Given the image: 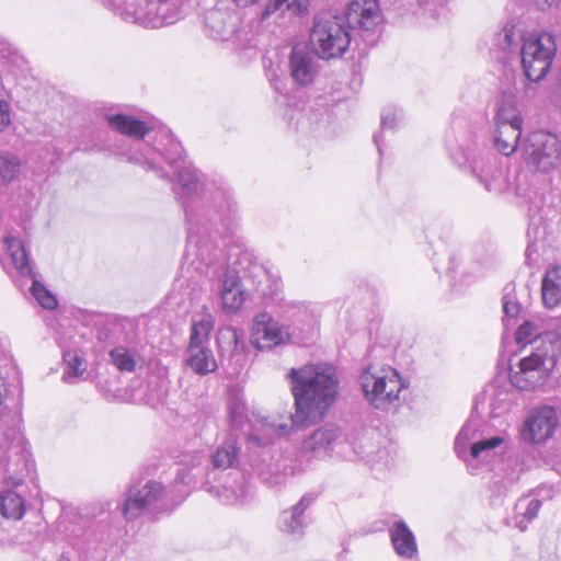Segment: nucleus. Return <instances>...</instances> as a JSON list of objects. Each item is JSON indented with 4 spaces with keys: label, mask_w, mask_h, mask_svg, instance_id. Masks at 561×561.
<instances>
[{
    "label": "nucleus",
    "mask_w": 561,
    "mask_h": 561,
    "mask_svg": "<svg viewBox=\"0 0 561 561\" xmlns=\"http://www.w3.org/2000/svg\"><path fill=\"white\" fill-rule=\"evenodd\" d=\"M286 377L295 400V413L288 420L282 416L263 419L256 432L249 436V440L259 446L289 434L293 428L320 422L337 399L340 381L334 367L330 365L291 368Z\"/></svg>",
    "instance_id": "1"
},
{
    "label": "nucleus",
    "mask_w": 561,
    "mask_h": 561,
    "mask_svg": "<svg viewBox=\"0 0 561 561\" xmlns=\"http://www.w3.org/2000/svg\"><path fill=\"white\" fill-rule=\"evenodd\" d=\"M381 22L378 0H352L343 15L331 11L314 15L310 43L319 58H339L357 36L368 45L375 44Z\"/></svg>",
    "instance_id": "2"
},
{
    "label": "nucleus",
    "mask_w": 561,
    "mask_h": 561,
    "mask_svg": "<svg viewBox=\"0 0 561 561\" xmlns=\"http://www.w3.org/2000/svg\"><path fill=\"white\" fill-rule=\"evenodd\" d=\"M178 183L174 191L184 199L187 229L186 255L194 256L202 264L211 267L218 255L221 253L210 239V227L215 234L219 233L218 221L225 227L230 226V219L222 211L209 213L204 204L195 205V198L199 197L204 184L195 170L181 168L178 170Z\"/></svg>",
    "instance_id": "3"
},
{
    "label": "nucleus",
    "mask_w": 561,
    "mask_h": 561,
    "mask_svg": "<svg viewBox=\"0 0 561 561\" xmlns=\"http://www.w3.org/2000/svg\"><path fill=\"white\" fill-rule=\"evenodd\" d=\"M21 392L19 385H7L0 377V461L14 485L21 484L33 467L27 443L19 430Z\"/></svg>",
    "instance_id": "4"
},
{
    "label": "nucleus",
    "mask_w": 561,
    "mask_h": 561,
    "mask_svg": "<svg viewBox=\"0 0 561 561\" xmlns=\"http://www.w3.org/2000/svg\"><path fill=\"white\" fill-rule=\"evenodd\" d=\"M358 382L365 400L375 410L388 412L400 405V392L405 387L400 374L390 366H368Z\"/></svg>",
    "instance_id": "5"
},
{
    "label": "nucleus",
    "mask_w": 561,
    "mask_h": 561,
    "mask_svg": "<svg viewBox=\"0 0 561 561\" xmlns=\"http://www.w3.org/2000/svg\"><path fill=\"white\" fill-rule=\"evenodd\" d=\"M230 267L224 268L218 276V290L221 306L226 312L238 311L244 302V293L241 286L238 270H245L251 264L252 255L239 243L228 247L227 253Z\"/></svg>",
    "instance_id": "6"
},
{
    "label": "nucleus",
    "mask_w": 561,
    "mask_h": 561,
    "mask_svg": "<svg viewBox=\"0 0 561 561\" xmlns=\"http://www.w3.org/2000/svg\"><path fill=\"white\" fill-rule=\"evenodd\" d=\"M557 51L554 36L548 32L530 34L523 38L520 48L522 67L530 82H539L546 78Z\"/></svg>",
    "instance_id": "7"
},
{
    "label": "nucleus",
    "mask_w": 561,
    "mask_h": 561,
    "mask_svg": "<svg viewBox=\"0 0 561 561\" xmlns=\"http://www.w3.org/2000/svg\"><path fill=\"white\" fill-rule=\"evenodd\" d=\"M162 138L167 140V144L160 142L154 147L146 145L142 148L128 150L121 154L127 162L142 168L147 172H154L161 179H167L168 175L158 164L157 157H163L171 167H174L184 159V150L182 145L173 139L171 135L165 133Z\"/></svg>",
    "instance_id": "8"
},
{
    "label": "nucleus",
    "mask_w": 561,
    "mask_h": 561,
    "mask_svg": "<svg viewBox=\"0 0 561 561\" xmlns=\"http://www.w3.org/2000/svg\"><path fill=\"white\" fill-rule=\"evenodd\" d=\"M522 153L528 165L550 172L561 163V142L556 135L534 131L522 145Z\"/></svg>",
    "instance_id": "9"
},
{
    "label": "nucleus",
    "mask_w": 561,
    "mask_h": 561,
    "mask_svg": "<svg viewBox=\"0 0 561 561\" xmlns=\"http://www.w3.org/2000/svg\"><path fill=\"white\" fill-rule=\"evenodd\" d=\"M217 346L222 368L230 376H238L247 363L243 331L232 327L220 328L217 334Z\"/></svg>",
    "instance_id": "10"
},
{
    "label": "nucleus",
    "mask_w": 561,
    "mask_h": 561,
    "mask_svg": "<svg viewBox=\"0 0 561 561\" xmlns=\"http://www.w3.org/2000/svg\"><path fill=\"white\" fill-rule=\"evenodd\" d=\"M558 423V413L554 408L550 405L534 408L523 423L520 437L530 445L542 444L552 437Z\"/></svg>",
    "instance_id": "11"
},
{
    "label": "nucleus",
    "mask_w": 561,
    "mask_h": 561,
    "mask_svg": "<svg viewBox=\"0 0 561 561\" xmlns=\"http://www.w3.org/2000/svg\"><path fill=\"white\" fill-rule=\"evenodd\" d=\"M239 26V15L227 9H210L204 18L205 34L216 41L232 42L240 45L242 39Z\"/></svg>",
    "instance_id": "12"
},
{
    "label": "nucleus",
    "mask_w": 561,
    "mask_h": 561,
    "mask_svg": "<svg viewBox=\"0 0 561 561\" xmlns=\"http://www.w3.org/2000/svg\"><path fill=\"white\" fill-rule=\"evenodd\" d=\"M346 442L342 430L334 424H327L314 430L302 442V450L314 458H325Z\"/></svg>",
    "instance_id": "13"
},
{
    "label": "nucleus",
    "mask_w": 561,
    "mask_h": 561,
    "mask_svg": "<svg viewBox=\"0 0 561 561\" xmlns=\"http://www.w3.org/2000/svg\"><path fill=\"white\" fill-rule=\"evenodd\" d=\"M556 364L554 354L548 352H533L519 360V376H515L517 382L524 379L527 385L523 388H535L543 383Z\"/></svg>",
    "instance_id": "14"
},
{
    "label": "nucleus",
    "mask_w": 561,
    "mask_h": 561,
    "mask_svg": "<svg viewBox=\"0 0 561 561\" xmlns=\"http://www.w3.org/2000/svg\"><path fill=\"white\" fill-rule=\"evenodd\" d=\"M476 433V426H472L470 423H468L462 426V428L460 430L455 439L456 454L458 455L459 458L463 459L467 462L470 459L477 460L483 457V454L488 455L490 450L495 449L496 447L501 446L504 443L503 436L495 435L472 443L468 451V444L474 437Z\"/></svg>",
    "instance_id": "15"
},
{
    "label": "nucleus",
    "mask_w": 561,
    "mask_h": 561,
    "mask_svg": "<svg viewBox=\"0 0 561 561\" xmlns=\"http://www.w3.org/2000/svg\"><path fill=\"white\" fill-rule=\"evenodd\" d=\"M163 494V486L153 480L147 481L142 488L131 486L124 502L123 514L128 519H135Z\"/></svg>",
    "instance_id": "16"
},
{
    "label": "nucleus",
    "mask_w": 561,
    "mask_h": 561,
    "mask_svg": "<svg viewBox=\"0 0 561 561\" xmlns=\"http://www.w3.org/2000/svg\"><path fill=\"white\" fill-rule=\"evenodd\" d=\"M314 50L306 45H295L289 56V71L294 82L299 87L311 84L318 73V61Z\"/></svg>",
    "instance_id": "17"
},
{
    "label": "nucleus",
    "mask_w": 561,
    "mask_h": 561,
    "mask_svg": "<svg viewBox=\"0 0 561 561\" xmlns=\"http://www.w3.org/2000/svg\"><path fill=\"white\" fill-rule=\"evenodd\" d=\"M285 333L280 325L268 313H259L253 320L251 344L259 351L271 350L280 345Z\"/></svg>",
    "instance_id": "18"
},
{
    "label": "nucleus",
    "mask_w": 561,
    "mask_h": 561,
    "mask_svg": "<svg viewBox=\"0 0 561 561\" xmlns=\"http://www.w3.org/2000/svg\"><path fill=\"white\" fill-rule=\"evenodd\" d=\"M470 168L486 192L500 194L505 190L506 180L494 157L479 156L471 161Z\"/></svg>",
    "instance_id": "19"
},
{
    "label": "nucleus",
    "mask_w": 561,
    "mask_h": 561,
    "mask_svg": "<svg viewBox=\"0 0 561 561\" xmlns=\"http://www.w3.org/2000/svg\"><path fill=\"white\" fill-rule=\"evenodd\" d=\"M309 0H268L257 14L261 23H270L284 18L302 16L308 13Z\"/></svg>",
    "instance_id": "20"
},
{
    "label": "nucleus",
    "mask_w": 561,
    "mask_h": 561,
    "mask_svg": "<svg viewBox=\"0 0 561 561\" xmlns=\"http://www.w3.org/2000/svg\"><path fill=\"white\" fill-rule=\"evenodd\" d=\"M148 16L145 21L146 28H160L171 25L181 19L182 12L170 0L148 1Z\"/></svg>",
    "instance_id": "21"
},
{
    "label": "nucleus",
    "mask_w": 561,
    "mask_h": 561,
    "mask_svg": "<svg viewBox=\"0 0 561 561\" xmlns=\"http://www.w3.org/2000/svg\"><path fill=\"white\" fill-rule=\"evenodd\" d=\"M314 500L313 494H306L290 510L282 512L278 520L279 529L290 535H302L306 527L304 514Z\"/></svg>",
    "instance_id": "22"
},
{
    "label": "nucleus",
    "mask_w": 561,
    "mask_h": 561,
    "mask_svg": "<svg viewBox=\"0 0 561 561\" xmlns=\"http://www.w3.org/2000/svg\"><path fill=\"white\" fill-rule=\"evenodd\" d=\"M391 545L398 556L412 559L417 554L415 536L404 520H397L389 529Z\"/></svg>",
    "instance_id": "23"
},
{
    "label": "nucleus",
    "mask_w": 561,
    "mask_h": 561,
    "mask_svg": "<svg viewBox=\"0 0 561 561\" xmlns=\"http://www.w3.org/2000/svg\"><path fill=\"white\" fill-rule=\"evenodd\" d=\"M105 119L113 130L135 139H142L149 131L145 122L126 114H107Z\"/></svg>",
    "instance_id": "24"
},
{
    "label": "nucleus",
    "mask_w": 561,
    "mask_h": 561,
    "mask_svg": "<svg viewBox=\"0 0 561 561\" xmlns=\"http://www.w3.org/2000/svg\"><path fill=\"white\" fill-rule=\"evenodd\" d=\"M541 295L547 308H554L561 304V266L547 268L541 282Z\"/></svg>",
    "instance_id": "25"
},
{
    "label": "nucleus",
    "mask_w": 561,
    "mask_h": 561,
    "mask_svg": "<svg viewBox=\"0 0 561 561\" xmlns=\"http://www.w3.org/2000/svg\"><path fill=\"white\" fill-rule=\"evenodd\" d=\"M186 364L193 371L202 376L214 373L218 367L209 348L195 345L187 348Z\"/></svg>",
    "instance_id": "26"
},
{
    "label": "nucleus",
    "mask_w": 561,
    "mask_h": 561,
    "mask_svg": "<svg viewBox=\"0 0 561 561\" xmlns=\"http://www.w3.org/2000/svg\"><path fill=\"white\" fill-rule=\"evenodd\" d=\"M495 126L512 125L516 127L523 126V118L517 107V102L514 95L503 94L497 102V108L494 116Z\"/></svg>",
    "instance_id": "27"
},
{
    "label": "nucleus",
    "mask_w": 561,
    "mask_h": 561,
    "mask_svg": "<svg viewBox=\"0 0 561 561\" xmlns=\"http://www.w3.org/2000/svg\"><path fill=\"white\" fill-rule=\"evenodd\" d=\"M4 243L16 271L22 276H30L31 278H33V268L30 264L25 247L23 245L21 240L12 234H8L4 237Z\"/></svg>",
    "instance_id": "28"
},
{
    "label": "nucleus",
    "mask_w": 561,
    "mask_h": 561,
    "mask_svg": "<svg viewBox=\"0 0 561 561\" xmlns=\"http://www.w3.org/2000/svg\"><path fill=\"white\" fill-rule=\"evenodd\" d=\"M522 135V127L512 125H502L496 127L494 145L504 156H510L516 151Z\"/></svg>",
    "instance_id": "29"
},
{
    "label": "nucleus",
    "mask_w": 561,
    "mask_h": 561,
    "mask_svg": "<svg viewBox=\"0 0 561 561\" xmlns=\"http://www.w3.org/2000/svg\"><path fill=\"white\" fill-rule=\"evenodd\" d=\"M239 447L233 438L227 439L211 455V465L215 469L226 470L238 465Z\"/></svg>",
    "instance_id": "30"
},
{
    "label": "nucleus",
    "mask_w": 561,
    "mask_h": 561,
    "mask_svg": "<svg viewBox=\"0 0 561 561\" xmlns=\"http://www.w3.org/2000/svg\"><path fill=\"white\" fill-rule=\"evenodd\" d=\"M0 514L10 519H21L25 514V501L12 490L0 493Z\"/></svg>",
    "instance_id": "31"
},
{
    "label": "nucleus",
    "mask_w": 561,
    "mask_h": 561,
    "mask_svg": "<svg viewBox=\"0 0 561 561\" xmlns=\"http://www.w3.org/2000/svg\"><path fill=\"white\" fill-rule=\"evenodd\" d=\"M255 469L261 480L271 488L282 485L286 480V465L279 459L270 463H257Z\"/></svg>",
    "instance_id": "32"
},
{
    "label": "nucleus",
    "mask_w": 561,
    "mask_h": 561,
    "mask_svg": "<svg viewBox=\"0 0 561 561\" xmlns=\"http://www.w3.org/2000/svg\"><path fill=\"white\" fill-rule=\"evenodd\" d=\"M22 162L20 158L10 152L0 153V183L10 184L20 179Z\"/></svg>",
    "instance_id": "33"
},
{
    "label": "nucleus",
    "mask_w": 561,
    "mask_h": 561,
    "mask_svg": "<svg viewBox=\"0 0 561 561\" xmlns=\"http://www.w3.org/2000/svg\"><path fill=\"white\" fill-rule=\"evenodd\" d=\"M512 405V393L503 388H494L489 399L490 415L499 417L507 412Z\"/></svg>",
    "instance_id": "34"
},
{
    "label": "nucleus",
    "mask_w": 561,
    "mask_h": 561,
    "mask_svg": "<svg viewBox=\"0 0 561 561\" xmlns=\"http://www.w3.org/2000/svg\"><path fill=\"white\" fill-rule=\"evenodd\" d=\"M65 370L62 379L70 381L72 378L81 376L87 369L85 360L76 352L67 351L64 353Z\"/></svg>",
    "instance_id": "35"
},
{
    "label": "nucleus",
    "mask_w": 561,
    "mask_h": 561,
    "mask_svg": "<svg viewBox=\"0 0 561 561\" xmlns=\"http://www.w3.org/2000/svg\"><path fill=\"white\" fill-rule=\"evenodd\" d=\"M110 357L115 367L122 373H133L136 369L135 355L126 347L118 346L110 352Z\"/></svg>",
    "instance_id": "36"
},
{
    "label": "nucleus",
    "mask_w": 561,
    "mask_h": 561,
    "mask_svg": "<svg viewBox=\"0 0 561 561\" xmlns=\"http://www.w3.org/2000/svg\"><path fill=\"white\" fill-rule=\"evenodd\" d=\"M541 507V501L533 499L526 503V500H519L515 506L516 517L523 516V519L517 522V526L524 530L527 527V523H530L538 515Z\"/></svg>",
    "instance_id": "37"
},
{
    "label": "nucleus",
    "mask_w": 561,
    "mask_h": 561,
    "mask_svg": "<svg viewBox=\"0 0 561 561\" xmlns=\"http://www.w3.org/2000/svg\"><path fill=\"white\" fill-rule=\"evenodd\" d=\"M502 302L504 312L503 321L505 325H508L510 321L514 320L519 314L522 309V305L517 300L514 287H512L511 285H507L505 287Z\"/></svg>",
    "instance_id": "38"
},
{
    "label": "nucleus",
    "mask_w": 561,
    "mask_h": 561,
    "mask_svg": "<svg viewBox=\"0 0 561 561\" xmlns=\"http://www.w3.org/2000/svg\"><path fill=\"white\" fill-rule=\"evenodd\" d=\"M523 38L520 30H518L514 24L506 23L496 36V45L501 49L507 50L513 47H517L519 41H523Z\"/></svg>",
    "instance_id": "39"
},
{
    "label": "nucleus",
    "mask_w": 561,
    "mask_h": 561,
    "mask_svg": "<svg viewBox=\"0 0 561 561\" xmlns=\"http://www.w3.org/2000/svg\"><path fill=\"white\" fill-rule=\"evenodd\" d=\"M211 330L213 321L209 318H204L194 322L191 329L188 346H204L203 344L208 340Z\"/></svg>",
    "instance_id": "40"
},
{
    "label": "nucleus",
    "mask_w": 561,
    "mask_h": 561,
    "mask_svg": "<svg viewBox=\"0 0 561 561\" xmlns=\"http://www.w3.org/2000/svg\"><path fill=\"white\" fill-rule=\"evenodd\" d=\"M31 291L43 308L53 310L57 307L55 296L42 283L35 279V276L32 278Z\"/></svg>",
    "instance_id": "41"
},
{
    "label": "nucleus",
    "mask_w": 561,
    "mask_h": 561,
    "mask_svg": "<svg viewBox=\"0 0 561 561\" xmlns=\"http://www.w3.org/2000/svg\"><path fill=\"white\" fill-rule=\"evenodd\" d=\"M517 343H538L539 332L537 325L530 321H525L516 331Z\"/></svg>",
    "instance_id": "42"
},
{
    "label": "nucleus",
    "mask_w": 561,
    "mask_h": 561,
    "mask_svg": "<svg viewBox=\"0 0 561 561\" xmlns=\"http://www.w3.org/2000/svg\"><path fill=\"white\" fill-rule=\"evenodd\" d=\"M250 491L249 484L245 482V480L242 478V480L238 483L237 488L234 486H225L224 488V495H225V502L228 504H232L234 502L243 501Z\"/></svg>",
    "instance_id": "43"
},
{
    "label": "nucleus",
    "mask_w": 561,
    "mask_h": 561,
    "mask_svg": "<svg viewBox=\"0 0 561 561\" xmlns=\"http://www.w3.org/2000/svg\"><path fill=\"white\" fill-rule=\"evenodd\" d=\"M229 416L231 426L236 430H242L247 421L245 407L241 402H233L229 407Z\"/></svg>",
    "instance_id": "44"
},
{
    "label": "nucleus",
    "mask_w": 561,
    "mask_h": 561,
    "mask_svg": "<svg viewBox=\"0 0 561 561\" xmlns=\"http://www.w3.org/2000/svg\"><path fill=\"white\" fill-rule=\"evenodd\" d=\"M401 112L392 106L386 107L381 113V128L393 129L401 121Z\"/></svg>",
    "instance_id": "45"
},
{
    "label": "nucleus",
    "mask_w": 561,
    "mask_h": 561,
    "mask_svg": "<svg viewBox=\"0 0 561 561\" xmlns=\"http://www.w3.org/2000/svg\"><path fill=\"white\" fill-rule=\"evenodd\" d=\"M11 123L10 104L4 100H0V131Z\"/></svg>",
    "instance_id": "46"
},
{
    "label": "nucleus",
    "mask_w": 561,
    "mask_h": 561,
    "mask_svg": "<svg viewBox=\"0 0 561 561\" xmlns=\"http://www.w3.org/2000/svg\"><path fill=\"white\" fill-rule=\"evenodd\" d=\"M175 483L176 484H190L191 478L188 477V473L185 472V470L180 471L175 478Z\"/></svg>",
    "instance_id": "47"
},
{
    "label": "nucleus",
    "mask_w": 561,
    "mask_h": 561,
    "mask_svg": "<svg viewBox=\"0 0 561 561\" xmlns=\"http://www.w3.org/2000/svg\"><path fill=\"white\" fill-rule=\"evenodd\" d=\"M238 7H248L257 0H232Z\"/></svg>",
    "instance_id": "48"
},
{
    "label": "nucleus",
    "mask_w": 561,
    "mask_h": 561,
    "mask_svg": "<svg viewBox=\"0 0 561 561\" xmlns=\"http://www.w3.org/2000/svg\"><path fill=\"white\" fill-rule=\"evenodd\" d=\"M380 137H381L380 135H375V136H374V142H375V145H376V146H377V148H378L379 154H381V153H382V151H381V145H380Z\"/></svg>",
    "instance_id": "49"
},
{
    "label": "nucleus",
    "mask_w": 561,
    "mask_h": 561,
    "mask_svg": "<svg viewBox=\"0 0 561 561\" xmlns=\"http://www.w3.org/2000/svg\"><path fill=\"white\" fill-rule=\"evenodd\" d=\"M60 561H68V560H60Z\"/></svg>",
    "instance_id": "50"
}]
</instances>
